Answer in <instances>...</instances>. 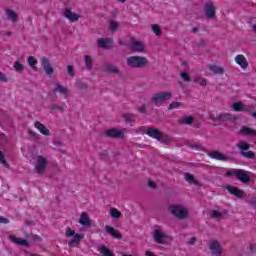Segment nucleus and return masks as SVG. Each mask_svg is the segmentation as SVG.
I'll list each match as a JSON object with an SVG mask.
<instances>
[{"instance_id": "6", "label": "nucleus", "mask_w": 256, "mask_h": 256, "mask_svg": "<svg viewBox=\"0 0 256 256\" xmlns=\"http://www.w3.org/2000/svg\"><path fill=\"white\" fill-rule=\"evenodd\" d=\"M213 121L220 122V123H237V116L231 114V113H220L216 115V117L213 118Z\"/></svg>"}, {"instance_id": "24", "label": "nucleus", "mask_w": 256, "mask_h": 256, "mask_svg": "<svg viewBox=\"0 0 256 256\" xmlns=\"http://www.w3.org/2000/svg\"><path fill=\"white\" fill-rule=\"evenodd\" d=\"M10 240L12 241V243H15L16 245H21L22 247H29V242L26 239L10 236Z\"/></svg>"}, {"instance_id": "16", "label": "nucleus", "mask_w": 256, "mask_h": 256, "mask_svg": "<svg viewBox=\"0 0 256 256\" xmlns=\"http://www.w3.org/2000/svg\"><path fill=\"white\" fill-rule=\"evenodd\" d=\"M98 46H100L101 49H111V47H113V40L111 38H100L98 40Z\"/></svg>"}, {"instance_id": "44", "label": "nucleus", "mask_w": 256, "mask_h": 256, "mask_svg": "<svg viewBox=\"0 0 256 256\" xmlns=\"http://www.w3.org/2000/svg\"><path fill=\"white\" fill-rule=\"evenodd\" d=\"M180 77H181V79H183V81H185L186 83H191V76L189 75V73H187V72H182L181 74H180Z\"/></svg>"}, {"instance_id": "22", "label": "nucleus", "mask_w": 256, "mask_h": 256, "mask_svg": "<svg viewBox=\"0 0 256 256\" xmlns=\"http://www.w3.org/2000/svg\"><path fill=\"white\" fill-rule=\"evenodd\" d=\"M131 49L133 53H143V51H145V46L139 41H133Z\"/></svg>"}, {"instance_id": "35", "label": "nucleus", "mask_w": 256, "mask_h": 256, "mask_svg": "<svg viewBox=\"0 0 256 256\" xmlns=\"http://www.w3.org/2000/svg\"><path fill=\"white\" fill-rule=\"evenodd\" d=\"M28 64L32 67L33 71H37V60L33 56L28 57Z\"/></svg>"}, {"instance_id": "49", "label": "nucleus", "mask_w": 256, "mask_h": 256, "mask_svg": "<svg viewBox=\"0 0 256 256\" xmlns=\"http://www.w3.org/2000/svg\"><path fill=\"white\" fill-rule=\"evenodd\" d=\"M67 71L70 77H75V68L72 65L67 66Z\"/></svg>"}, {"instance_id": "52", "label": "nucleus", "mask_w": 256, "mask_h": 256, "mask_svg": "<svg viewBox=\"0 0 256 256\" xmlns=\"http://www.w3.org/2000/svg\"><path fill=\"white\" fill-rule=\"evenodd\" d=\"M0 81H2V83H7L8 81L7 76H5V74L2 72H0Z\"/></svg>"}, {"instance_id": "32", "label": "nucleus", "mask_w": 256, "mask_h": 256, "mask_svg": "<svg viewBox=\"0 0 256 256\" xmlns=\"http://www.w3.org/2000/svg\"><path fill=\"white\" fill-rule=\"evenodd\" d=\"M121 212L117 210V208H111L110 209V216L112 219H121Z\"/></svg>"}, {"instance_id": "54", "label": "nucleus", "mask_w": 256, "mask_h": 256, "mask_svg": "<svg viewBox=\"0 0 256 256\" xmlns=\"http://www.w3.org/2000/svg\"><path fill=\"white\" fill-rule=\"evenodd\" d=\"M138 111L140 113H146L147 112V107L145 105H142L138 108Z\"/></svg>"}, {"instance_id": "34", "label": "nucleus", "mask_w": 256, "mask_h": 256, "mask_svg": "<svg viewBox=\"0 0 256 256\" xmlns=\"http://www.w3.org/2000/svg\"><path fill=\"white\" fill-rule=\"evenodd\" d=\"M181 125H193V117L186 116L180 120Z\"/></svg>"}, {"instance_id": "14", "label": "nucleus", "mask_w": 256, "mask_h": 256, "mask_svg": "<svg viewBox=\"0 0 256 256\" xmlns=\"http://www.w3.org/2000/svg\"><path fill=\"white\" fill-rule=\"evenodd\" d=\"M208 157H211V159H216V161H232L233 160L231 156H225L220 151L209 152Z\"/></svg>"}, {"instance_id": "59", "label": "nucleus", "mask_w": 256, "mask_h": 256, "mask_svg": "<svg viewBox=\"0 0 256 256\" xmlns=\"http://www.w3.org/2000/svg\"><path fill=\"white\" fill-rule=\"evenodd\" d=\"M24 225H25L26 227H29V225H35V223H34L33 221L26 220L25 223H24Z\"/></svg>"}, {"instance_id": "1", "label": "nucleus", "mask_w": 256, "mask_h": 256, "mask_svg": "<svg viewBox=\"0 0 256 256\" xmlns=\"http://www.w3.org/2000/svg\"><path fill=\"white\" fill-rule=\"evenodd\" d=\"M168 211L173 217H176V219L183 220L189 217V210L181 204H170L168 206Z\"/></svg>"}, {"instance_id": "60", "label": "nucleus", "mask_w": 256, "mask_h": 256, "mask_svg": "<svg viewBox=\"0 0 256 256\" xmlns=\"http://www.w3.org/2000/svg\"><path fill=\"white\" fill-rule=\"evenodd\" d=\"M57 108H58V106L55 105V104H51V105H50L51 111H55Z\"/></svg>"}, {"instance_id": "50", "label": "nucleus", "mask_w": 256, "mask_h": 256, "mask_svg": "<svg viewBox=\"0 0 256 256\" xmlns=\"http://www.w3.org/2000/svg\"><path fill=\"white\" fill-rule=\"evenodd\" d=\"M238 169L237 170H230L226 173V177H237Z\"/></svg>"}, {"instance_id": "31", "label": "nucleus", "mask_w": 256, "mask_h": 256, "mask_svg": "<svg viewBox=\"0 0 256 256\" xmlns=\"http://www.w3.org/2000/svg\"><path fill=\"white\" fill-rule=\"evenodd\" d=\"M84 62L86 65V69H88V71H91V69H93V60L91 59V56L85 54L84 55Z\"/></svg>"}, {"instance_id": "55", "label": "nucleus", "mask_w": 256, "mask_h": 256, "mask_svg": "<svg viewBox=\"0 0 256 256\" xmlns=\"http://www.w3.org/2000/svg\"><path fill=\"white\" fill-rule=\"evenodd\" d=\"M0 223H3L4 225H7L9 223V220L3 216H0Z\"/></svg>"}, {"instance_id": "9", "label": "nucleus", "mask_w": 256, "mask_h": 256, "mask_svg": "<svg viewBox=\"0 0 256 256\" xmlns=\"http://www.w3.org/2000/svg\"><path fill=\"white\" fill-rule=\"evenodd\" d=\"M208 247L212 252V255L221 256L223 254V250L221 249V244H219V241L215 239H212L209 242Z\"/></svg>"}, {"instance_id": "5", "label": "nucleus", "mask_w": 256, "mask_h": 256, "mask_svg": "<svg viewBox=\"0 0 256 256\" xmlns=\"http://www.w3.org/2000/svg\"><path fill=\"white\" fill-rule=\"evenodd\" d=\"M66 237H74L68 242L69 247H73L75 245H79L81 243V239L85 238L83 234H76L75 230H71V228L66 229Z\"/></svg>"}, {"instance_id": "38", "label": "nucleus", "mask_w": 256, "mask_h": 256, "mask_svg": "<svg viewBox=\"0 0 256 256\" xmlns=\"http://www.w3.org/2000/svg\"><path fill=\"white\" fill-rule=\"evenodd\" d=\"M123 119L126 123H133V121H135V115L134 114H123Z\"/></svg>"}, {"instance_id": "57", "label": "nucleus", "mask_w": 256, "mask_h": 256, "mask_svg": "<svg viewBox=\"0 0 256 256\" xmlns=\"http://www.w3.org/2000/svg\"><path fill=\"white\" fill-rule=\"evenodd\" d=\"M197 241V238L192 237L190 238V240L188 241V245H195V242Z\"/></svg>"}, {"instance_id": "13", "label": "nucleus", "mask_w": 256, "mask_h": 256, "mask_svg": "<svg viewBox=\"0 0 256 256\" xmlns=\"http://www.w3.org/2000/svg\"><path fill=\"white\" fill-rule=\"evenodd\" d=\"M106 137H110L111 139H123L125 133L117 128H112L106 131Z\"/></svg>"}, {"instance_id": "33", "label": "nucleus", "mask_w": 256, "mask_h": 256, "mask_svg": "<svg viewBox=\"0 0 256 256\" xmlns=\"http://www.w3.org/2000/svg\"><path fill=\"white\" fill-rule=\"evenodd\" d=\"M158 141H160V143H164L165 145H169V143H171L172 140L169 138V136L161 132L160 139H158Z\"/></svg>"}, {"instance_id": "19", "label": "nucleus", "mask_w": 256, "mask_h": 256, "mask_svg": "<svg viewBox=\"0 0 256 256\" xmlns=\"http://www.w3.org/2000/svg\"><path fill=\"white\" fill-rule=\"evenodd\" d=\"M79 223L84 227H91V219L89 218V215L87 214V212L81 213Z\"/></svg>"}, {"instance_id": "10", "label": "nucleus", "mask_w": 256, "mask_h": 256, "mask_svg": "<svg viewBox=\"0 0 256 256\" xmlns=\"http://www.w3.org/2000/svg\"><path fill=\"white\" fill-rule=\"evenodd\" d=\"M251 172L243 170V169H238V173L236 174V178L238 181H241V183L247 184L251 181Z\"/></svg>"}, {"instance_id": "17", "label": "nucleus", "mask_w": 256, "mask_h": 256, "mask_svg": "<svg viewBox=\"0 0 256 256\" xmlns=\"http://www.w3.org/2000/svg\"><path fill=\"white\" fill-rule=\"evenodd\" d=\"M154 241H156V243H159L160 245H163L165 243V241H163V239H166L167 236H165V234H163V232L159 229L154 230Z\"/></svg>"}, {"instance_id": "12", "label": "nucleus", "mask_w": 256, "mask_h": 256, "mask_svg": "<svg viewBox=\"0 0 256 256\" xmlns=\"http://www.w3.org/2000/svg\"><path fill=\"white\" fill-rule=\"evenodd\" d=\"M204 13H205L207 19H215L216 8H215V5H213V2L205 4Z\"/></svg>"}, {"instance_id": "40", "label": "nucleus", "mask_w": 256, "mask_h": 256, "mask_svg": "<svg viewBox=\"0 0 256 256\" xmlns=\"http://www.w3.org/2000/svg\"><path fill=\"white\" fill-rule=\"evenodd\" d=\"M76 87L80 91H87V89H89V85H87V83H85V82H77Z\"/></svg>"}, {"instance_id": "45", "label": "nucleus", "mask_w": 256, "mask_h": 256, "mask_svg": "<svg viewBox=\"0 0 256 256\" xmlns=\"http://www.w3.org/2000/svg\"><path fill=\"white\" fill-rule=\"evenodd\" d=\"M152 31H153V33H155V35H157V36H159V35H161V33H163V32L161 31V28H160L159 25H157V24H153V25H152Z\"/></svg>"}, {"instance_id": "20", "label": "nucleus", "mask_w": 256, "mask_h": 256, "mask_svg": "<svg viewBox=\"0 0 256 256\" xmlns=\"http://www.w3.org/2000/svg\"><path fill=\"white\" fill-rule=\"evenodd\" d=\"M64 17L69 19L72 23L75 21H79V14L73 13L69 8H66L64 11Z\"/></svg>"}, {"instance_id": "42", "label": "nucleus", "mask_w": 256, "mask_h": 256, "mask_svg": "<svg viewBox=\"0 0 256 256\" xmlns=\"http://www.w3.org/2000/svg\"><path fill=\"white\" fill-rule=\"evenodd\" d=\"M0 163L6 167V169H9V163H7V159H5V154L0 150Z\"/></svg>"}, {"instance_id": "2", "label": "nucleus", "mask_w": 256, "mask_h": 256, "mask_svg": "<svg viewBox=\"0 0 256 256\" xmlns=\"http://www.w3.org/2000/svg\"><path fill=\"white\" fill-rule=\"evenodd\" d=\"M127 65L131 69H143L149 65V60L143 56H130L127 58Z\"/></svg>"}, {"instance_id": "4", "label": "nucleus", "mask_w": 256, "mask_h": 256, "mask_svg": "<svg viewBox=\"0 0 256 256\" xmlns=\"http://www.w3.org/2000/svg\"><path fill=\"white\" fill-rule=\"evenodd\" d=\"M237 149H239V155L245 157V159H255V152L249 150L251 145L245 141H239L236 143Z\"/></svg>"}, {"instance_id": "7", "label": "nucleus", "mask_w": 256, "mask_h": 256, "mask_svg": "<svg viewBox=\"0 0 256 256\" xmlns=\"http://www.w3.org/2000/svg\"><path fill=\"white\" fill-rule=\"evenodd\" d=\"M36 163H37V165L35 166L36 173H38V175L45 173V169H47V164H48L47 158H45L42 155H39L36 158Z\"/></svg>"}, {"instance_id": "41", "label": "nucleus", "mask_w": 256, "mask_h": 256, "mask_svg": "<svg viewBox=\"0 0 256 256\" xmlns=\"http://www.w3.org/2000/svg\"><path fill=\"white\" fill-rule=\"evenodd\" d=\"M184 177L185 181H187L188 183H195V176H193V174L186 172L184 173Z\"/></svg>"}, {"instance_id": "58", "label": "nucleus", "mask_w": 256, "mask_h": 256, "mask_svg": "<svg viewBox=\"0 0 256 256\" xmlns=\"http://www.w3.org/2000/svg\"><path fill=\"white\" fill-rule=\"evenodd\" d=\"M53 144L55 145V147H61V145H63V143L59 140H54Z\"/></svg>"}, {"instance_id": "43", "label": "nucleus", "mask_w": 256, "mask_h": 256, "mask_svg": "<svg viewBox=\"0 0 256 256\" xmlns=\"http://www.w3.org/2000/svg\"><path fill=\"white\" fill-rule=\"evenodd\" d=\"M8 19H11V21L15 22L17 21V13L13 10H8L7 11Z\"/></svg>"}, {"instance_id": "36", "label": "nucleus", "mask_w": 256, "mask_h": 256, "mask_svg": "<svg viewBox=\"0 0 256 256\" xmlns=\"http://www.w3.org/2000/svg\"><path fill=\"white\" fill-rule=\"evenodd\" d=\"M179 107H183V103L174 101L169 104L168 111H172V109H179Z\"/></svg>"}, {"instance_id": "29", "label": "nucleus", "mask_w": 256, "mask_h": 256, "mask_svg": "<svg viewBox=\"0 0 256 256\" xmlns=\"http://www.w3.org/2000/svg\"><path fill=\"white\" fill-rule=\"evenodd\" d=\"M104 69L108 73H112L113 75L119 74V68L117 66L111 65V64H104Z\"/></svg>"}, {"instance_id": "61", "label": "nucleus", "mask_w": 256, "mask_h": 256, "mask_svg": "<svg viewBox=\"0 0 256 256\" xmlns=\"http://www.w3.org/2000/svg\"><path fill=\"white\" fill-rule=\"evenodd\" d=\"M250 205H256V198L255 197L251 198Z\"/></svg>"}, {"instance_id": "39", "label": "nucleus", "mask_w": 256, "mask_h": 256, "mask_svg": "<svg viewBox=\"0 0 256 256\" xmlns=\"http://www.w3.org/2000/svg\"><path fill=\"white\" fill-rule=\"evenodd\" d=\"M193 83H198L201 85V87H205V85H207V79L205 78H201V77H197L193 79Z\"/></svg>"}, {"instance_id": "18", "label": "nucleus", "mask_w": 256, "mask_h": 256, "mask_svg": "<svg viewBox=\"0 0 256 256\" xmlns=\"http://www.w3.org/2000/svg\"><path fill=\"white\" fill-rule=\"evenodd\" d=\"M34 127H35V129H38V131L42 135H45L46 137H49V135H51V132L47 129V126H45L41 122H35Z\"/></svg>"}, {"instance_id": "26", "label": "nucleus", "mask_w": 256, "mask_h": 256, "mask_svg": "<svg viewBox=\"0 0 256 256\" xmlns=\"http://www.w3.org/2000/svg\"><path fill=\"white\" fill-rule=\"evenodd\" d=\"M52 92L61 93V95H67V93H69V89L61 84H56V87L52 89Z\"/></svg>"}, {"instance_id": "46", "label": "nucleus", "mask_w": 256, "mask_h": 256, "mask_svg": "<svg viewBox=\"0 0 256 256\" xmlns=\"http://www.w3.org/2000/svg\"><path fill=\"white\" fill-rule=\"evenodd\" d=\"M253 111H255V106H253V105L249 106V105L244 104L243 112L253 113Z\"/></svg>"}, {"instance_id": "37", "label": "nucleus", "mask_w": 256, "mask_h": 256, "mask_svg": "<svg viewBox=\"0 0 256 256\" xmlns=\"http://www.w3.org/2000/svg\"><path fill=\"white\" fill-rule=\"evenodd\" d=\"M24 69H25V66H23V64H21V62H19V61L14 62V70L17 73H21L22 71H24Z\"/></svg>"}, {"instance_id": "30", "label": "nucleus", "mask_w": 256, "mask_h": 256, "mask_svg": "<svg viewBox=\"0 0 256 256\" xmlns=\"http://www.w3.org/2000/svg\"><path fill=\"white\" fill-rule=\"evenodd\" d=\"M231 107L236 113H243L245 104L242 102H234Z\"/></svg>"}, {"instance_id": "3", "label": "nucleus", "mask_w": 256, "mask_h": 256, "mask_svg": "<svg viewBox=\"0 0 256 256\" xmlns=\"http://www.w3.org/2000/svg\"><path fill=\"white\" fill-rule=\"evenodd\" d=\"M173 97V93L169 91H160L154 93L150 99V103L153 105H163L166 101H169Z\"/></svg>"}, {"instance_id": "21", "label": "nucleus", "mask_w": 256, "mask_h": 256, "mask_svg": "<svg viewBox=\"0 0 256 256\" xmlns=\"http://www.w3.org/2000/svg\"><path fill=\"white\" fill-rule=\"evenodd\" d=\"M235 61L242 69H247V67H249V62H247V58L243 55H237Z\"/></svg>"}, {"instance_id": "28", "label": "nucleus", "mask_w": 256, "mask_h": 256, "mask_svg": "<svg viewBox=\"0 0 256 256\" xmlns=\"http://www.w3.org/2000/svg\"><path fill=\"white\" fill-rule=\"evenodd\" d=\"M98 251H99L100 255H103V256H113V252L111 251V249H109L105 245H101L98 248Z\"/></svg>"}, {"instance_id": "25", "label": "nucleus", "mask_w": 256, "mask_h": 256, "mask_svg": "<svg viewBox=\"0 0 256 256\" xmlns=\"http://www.w3.org/2000/svg\"><path fill=\"white\" fill-rule=\"evenodd\" d=\"M240 133L242 135H247L248 137H256V130H253L247 126H242Z\"/></svg>"}, {"instance_id": "23", "label": "nucleus", "mask_w": 256, "mask_h": 256, "mask_svg": "<svg viewBox=\"0 0 256 256\" xmlns=\"http://www.w3.org/2000/svg\"><path fill=\"white\" fill-rule=\"evenodd\" d=\"M161 131H159V129H157V128H149L148 130H147V135H148V137H152V139H157V141H158V139H161Z\"/></svg>"}, {"instance_id": "56", "label": "nucleus", "mask_w": 256, "mask_h": 256, "mask_svg": "<svg viewBox=\"0 0 256 256\" xmlns=\"http://www.w3.org/2000/svg\"><path fill=\"white\" fill-rule=\"evenodd\" d=\"M148 187H151L152 189H157V184H155V182H153V181H149Z\"/></svg>"}, {"instance_id": "27", "label": "nucleus", "mask_w": 256, "mask_h": 256, "mask_svg": "<svg viewBox=\"0 0 256 256\" xmlns=\"http://www.w3.org/2000/svg\"><path fill=\"white\" fill-rule=\"evenodd\" d=\"M208 69L209 71H212V73H215V75H223V73H225L223 67H219L217 65H209Z\"/></svg>"}, {"instance_id": "64", "label": "nucleus", "mask_w": 256, "mask_h": 256, "mask_svg": "<svg viewBox=\"0 0 256 256\" xmlns=\"http://www.w3.org/2000/svg\"><path fill=\"white\" fill-rule=\"evenodd\" d=\"M251 117H253L254 119H256V111L251 113Z\"/></svg>"}, {"instance_id": "8", "label": "nucleus", "mask_w": 256, "mask_h": 256, "mask_svg": "<svg viewBox=\"0 0 256 256\" xmlns=\"http://www.w3.org/2000/svg\"><path fill=\"white\" fill-rule=\"evenodd\" d=\"M40 63L45 74L48 75V77H51L53 73H55V69L53 68V66L51 65V62L47 57H42L40 59Z\"/></svg>"}, {"instance_id": "11", "label": "nucleus", "mask_w": 256, "mask_h": 256, "mask_svg": "<svg viewBox=\"0 0 256 256\" xmlns=\"http://www.w3.org/2000/svg\"><path fill=\"white\" fill-rule=\"evenodd\" d=\"M225 189L228 190L230 195H234V197H237V199H243V197H245V191L239 189L236 186L227 185Z\"/></svg>"}, {"instance_id": "53", "label": "nucleus", "mask_w": 256, "mask_h": 256, "mask_svg": "<svg viewBox=\"0 0 256 256\" xmlns=\"http://www.w3.org/2000/svg\"><path fill=\"white\" fill-rule=\"evenodd\" d=\"M32 241L37 242V243L41 242V236L32 235Z\"/></svg>"}, {"instance_id": "48", "label": "nucleus", "mask_w": 256, "mask_h": 256, "mask_svg": "<svg viewBox=\"0 0 256 256\" xmlns=\"http://www.w3.org/2000/svg\"><path fill=\"white\" fill-rule=\"evenodd\" d=\"M110 29L111 31H117V29H119V23L115 22V20H111Z\"/></svg>"}, {"instance_id": "47", "label": "nucleus", "mask_w": 256, "mask_h": 256, "mask_svg": "<svg viewBox=\"0 0 256 256\" xmlns=\"http://www.w3.org/2000/svg\"><path fill=\"white\" fill-rule=\"evenodd\" d=\"M211 217L212 219H221V217H223V214H221V212L217 210H213L211 213Z\"/></svg>"}, {"instance_id": "51", "label": "nucleus", "mask_w": 256, "mask_h": 256, "mask_svg": "<svg viewBox=\"0 0 256 256\" xmlns=\"http://www.w3.org/2000/svg\"><path fill=\"white\" fill-rule=\"evenodd\" d=\"M248 251H249V253H255V251H256V244H249Z\"/></svg>"}, {"instance_id": "63", "label": "nucleus", "mask_w": 256, "mask_h": 256, "mask_svg": "<svg viewBox=\"0 0 256 256\" xmlns=\"http://www.w3.org/2000/svg\"><path fill=\"white\" fill-rule=\"evenodd\" d=\"M198 31H199V28H198V27L192 28V33H197Z\"/></svg>"}, {"instance_id": "15", "label": "nucleus", "mask_w": 256, "mask_h": 256, "mask_svg": "<svg viewBox=\"0 0 256 256\" xmlns=\"http://www.w3.org/2000/svg\"><path fill=\"white\" fill-rule=\"evenodd\" d=\"M105 231L113 239H123V234L119 233L113 226L106 225Z\"/></svg>"}, {"instance_id": "62", "label": "nucleus", "mask_w": 256, "mask_h": 256, "mask_svg": "<svg viewBox=\"0 0 256 256\" xmlns=\"http://www.w3.org/2000/svg\"><path fill=\"white\" fill-rule=\"evenodd\" d=\"M58 111H60V113H64L65 112V108L63 106H58Z\"/></svg>"}]
</instances>
